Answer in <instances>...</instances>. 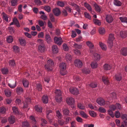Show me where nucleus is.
<instances>
[{"instance_id": "46", "label": "nucleus", "mask_w": 127, "mask_h": 127, "mask_svg": "<svg viewBox=\"0 0 127 127\" xmlns=\"http://www.w3.org/2000/svg\"><path fill=\"white\" fill-rule=\"evenodd\" d=\"M56 116L58 119H61L62 117V114L61 113L59 110L56 111Z\"/></svg>"}, {"instance_id": "47", "label": "nucleus", "mask_w": 127, "mask_h": 127, "mask_svg": "<svg viewBox=\"0 0 127 127\" xmlns=\"http://www.w3.org/2000/svg\"><path fill=\"white\" fill-rule=\"evenodd\" d=\"M20 44L22 46L24 45V38L23 37H20L19 39Z\"/></svg>"}, {"instance_id": "25", "label": "nucleus", "mask_w": 127, "mask_h": 127, "mask_svg": "<svg viewBox=\"0 0 127 127\" xmlns=\"http://www.w3.org/2000/svg\"><path fill=\"white\" fill-rule=\"evenodd\" d=\"M94 24L96 25L100 26L101 25V22L100 21L97 19H94L93 20Z\"/></svg>"}, {"instance_id": "42", "label": "nucleus", "mask_w": 127, "mask_h": 127, "mask_svg": "<svg viewBox=\"0 0 127 127\" xmlns=\"http://www.w3.org/2000/svg\"><path fill=\"white\" fill-rule=\"evenodd\" d=\"M94 6L95 7V10L97 11L100 12L101 10V9L99 6L96 4H94Z\"/></svg>"}, {"instance_id": "50", "label": "nucleus", "mask_w": 127, "mask_h": 127, "mask_svg": "<svg viewBox=\"0 0 127 127\" xmlns=\"http://www.w3.org/2000/svg\"><path fill=\"white\" fill-rule=\"evenodd\" d=\"M17 2V0H11V5L12 6H15L16 5Z\"/></svg>"}, {"instance_id": "48", "label": "nucleus", "mask_w": 127, "mask_h": 127, "mask_svg": "<svg viewBox=\"0 0 127 127\" xmlns=\"http://www.w3.org/2000/svg\"><path fill=\"white\" fill-rule=\"evenodd\" d=\"M1 71L2 73L3 74H7L8 73V70L6 68H3L1 69Z\"/></svg>"}, {"instance_id": "6", "label": "nucleus", "mask_w": 127, "mask_h": 127, "mask_svg": "<svg viewBox=\"0 0 127 127\" xmlns=\"http://www.w3.org/2000/svg\"><path fill=\"white\" fill-rule=\"evenodd\" d=\"M69 90L70 92L73 94L77 95L79 94V92L78 90L76 88H70L69 89Z\"/></svg>"}, {"instance_id": "40", "label": "nucleus", "mask_w": 127, "mask_h": 127, "mask_svg": "<svg viewBox=\"0 0 127 127\" xmlns=\"http://www.w3.org/2000/svg\"><path fill=\"white\" fill-rule=\"evenodd\" d=\"M122 118L124 122L126 124L127 123V115L126 114H124L122 116Z\"/></svg>"}, {"instance_id": "10", "label": "nucleus", "mask_w": 127, "mask_h": 127, "mask_svg": "<svg viewBox=\"0 0 127 127\" xmlns=\"http://www.w3.org/2000/svg\"><path fill=\"white\" fill-rule=\"evenodd\" d=\"M96 102L101 106H103L105 104V101L102 98H98L96 100Z\"/></svg>"}, {"instance_id": "53", "label": "nucleus", "mask_w": 127, "mask_h": 127, "mask_svg": "<svg viewBox=\"0 0 127 127\" xmlns=\"http://www.w3.org/2000/svg\"><path fill=\"white\" fill-rule=\"evenodd\" d=\"M112 110L111 109H109L108 111V113L109 115L112 117L113 118L114 116V114Z\"/></svg>"}, {"instance_id": "39", "label": "nucleus", "mask_w": 127, "mask_h": 127, "mask_svg": "<svg viewBox=\"0 0 127 127\" xmlns=\"http://www.w3.org/2000/svg\"><path fill=\"white\" fill-rule=\"evenodd\" d=\"M13 49L14 52L15 53H18L19 51V47L17 46L14 45L13 47Z\"/></svg>"}, {"instance_id": "41", "label": "nucleus", "mask_w": 127, "mask_h": 127, "mask_svg": "<svg viewBox=\"0 0 127 127\" xmlns=\"http://www.w3.org/2000/svg\"><path fill=\"white\" fill-rule=\"evenodd\" d=\"M99 33L101 34H103L105 33V30L104 28H100L99 29Z\"/></svg>"}, {"instance_id": "61", "label": "nucleus", "mask_w": 127, "mask_h": 127, "mask_svg": "<svg viewBox=\"0 0 127 127\" xmlns=\"http://www.w3.org/2000/svg\"><path fill=\"white\" fill-rule=\"evenodd\" d=\"M109 108L112 110L114 111L116 109V107L115 105H112L109 106Z\"/></svg>"}, {"instance_id": "8", "label": "nucleus", "mask_w": 127, "mask_h": 127, "mask_svg": "<svg viewBox=\"0 0 127 127\" xmlns=\"http://www.w3.org/2000/svg\"><path fill=\"white\" fill-rule=\"evenodd\" d=\"M74 63L75 65L78 67H81L83 65L82 62L79 59L75 60Z\"/></svg>"}, {"instance_id": "27", "label": "nucleus", "mask_w": 127, "mask_h": 127, "mask_svg": "<svg viewBox=\"0 0 127 127\" xmlns=\"http://www.w3.org/2000/svg\"><path fill=\"white\" fill-rule=\"evenodd\" d=\"M5 95L7 97H10L11 95V93L10 90L8 89H5L4 90Z\"/></svg>"}, {"instance_id": "59", "label": "nucleus", "mask_w": 127, "mask_h": 127, "mask_svg": "<svg viewBox=\"0 0 127 127\" xmlns=\"http://www.w3.org/2000/svg\"><path fill=\"white\" fill-rule=\"evenodd\" d=\"M36 87L37 89L39 91H41L42 90L41 85L39 83H38L37 84Z\"/></svg>"}, {"instance_id": "44", "label": "nucleus", "mask_w": 127, "mask_h": 127, "mask_svg": "<svg viewBox=\"0 0 127 127\" xmlns=\"http://www.w3.org/2000/svg\"><path fill=\"white\" fill-rule=\"evenodd\" d=\"M25 101L26 104L25 105H24V108L28 107V104L30 101V99L29 97H27Z\"/></svg>"}, {"instance_id": "62", "label": "nucleus", "mask_w": 127, "mask_h": 127, "mask_svg": "<svg viewBox=\"0 0 127 127\" xmlns=\"http://www.w3.org/2000/svg\"><path fill=\"white\" fill-rule=\"evenodd\" d=\"M44 9L48 12H49L51 11V8L49 6H46L44 7Z\"/></svg>"}, {"instance_id": "20", "label": "nucleus", "mask_w": 127, "mask_h": 127, "mask_svg": "<svg viewBox=\"0 0 127 127\" xmlns=\"http://www.w3.org/2000/svg\"><path fill=\"white\" fill-rule=\"evenodd\" d=\"M84 6L89 11L91 12V13H92V7L89 4L85 2L84 3Z\"/></svg>"}, {"instance_id": "51", "label": "nucleus", "mask_w": 127, "mask_h": 127, "mask_svg": "<svg viewBox=\"0 0 127 127\" xmlns=\"http://www.w3.org/2000/svg\"><path fill=\"white\" fill-rule=\"evenodd\" d=\"M78 107L82 110L84 109H85V106L81 103H79L77 105Z\"/></svg>"}, {"instance_id": "4", "label": "nucleus", "mask_w": 127, "mask_h": 127, "mask_svg": "<svg viewBox=\"0 0 127 127\" xmlns=\"http://www.w3.org/2000/svg\"><path fill=\"white\" fill-rule=\"evenodd\" d=\"M114 35L112 34H110L109 35V39L107 42L108 44L109 47L111 48L113 46V41L114 39Z\"/></svg>"}, {"instance_id": "14", "label": "nucleus", "mask_w": 127, "mask_h": 127, "mask_svg": "<svg viewBox=\"0 0 127 127\" xmlns=\"http://www.w3.org/2000/svg\"><path fill=\"white\" fill-rule=\"evenodd\" d=\"M1 15L2 16L3 19L6 22H9V21H8V17L7 15L4 12H3L2 13Z\"/></svg>"}, {"instance_id": "56", "label": "nucleus", "mask_w": 127, "mask_h": 127, "mask_svg": "<svg viewBox=\"0 0 127 127\" xmlns=\"http://www.w3.org/2000/svg\"><path fill=\"white\" fill-rule=\"evenodd\" d=\"M98 110L100 112L103 113L105 112L106 111L105 109L102 107L99 108L98 109Z\"/></svg>"}, {"instance_id": "33", "label": "nucleus", "mask_w": 127, "mask_h": 127, "mask_svg": "<svg viewBox=\"0 0 127 127\" xmlns=\"http://www.w3.org/2000/svg\"><path fill=\"white\" fill-rule=\"evenodd\" d=\"M82 71L83 73L86 74H89L90 72V70L89 69L84 68L82 69Z\"/></svg>"}, {"instance_id": "2", "label": "nucleus", "mask_w": 127, "mask_h": 127, "mask_svg": "<svg viewBox=\"0 0 127 127\" xmlns=\"http://www.w3.org/2000/svg\"><path fill=\"white\" fill-rule=\"evenodd\" d=\"M54 63L51 59L48 60L47 64L45 65L46 69L48 71H51L52 70V67L54 66Z\"/></svg>"}, {"instance_id": "12", "label": "nucleus", "mask_w": 127, "mask_h": 127, "mask_svg": "<svg viewBox=\"0 0 127 127\" xmlns=\"http://www.w3.org/2000/svg\"><path fill=\"white\" fill-rule=\"evenodd\" d=\"M45 38L46 42L48 43H50L52 42L51 38L48 34H46L45 35Z\"/></svg>"}, {"instance_id": "21", "label": "nucleus", "mask_w": 127, "mask_h": 127, "mask_svg": "<svg viewBox=\"0 0 127 127\" xmlns=\"http://www.w3.org/2000/svg\"><path fill=\"white\" fill-rule=\"evenodd\" d=\"M38 49L41 52H44L45 50V47L44 44L39 45L38 46Z\"/></svg>"}, {"instance_id": "28", "label": "nucleus", "mask_w": 127, "mask_h": 127, "mask_svg": "<svg viewBox=\"0 0 127 127\" xmlns=\"http://www.w3.org/2000/svg\"><path fill=\"white\" fill-rule=\"evenodd\" d=\"M103 67L105 70H108L110 69L111 66L108 64H105L103 65Z\"/></svg>"}, {"instance_id": "63", "label": "nucleus", "mask_w": 127, "mask_h": 127, "mask_svg": "<svg viewBox=\"0 0 127 127\" xmlns=\"http://www.w3.org/2000/svg\"><path fill=\"white\" fill-rule=\"evenodd\" d=\"M34 2L37 5H40L42 4V2L40 0H35Z\"/></svg>"}, {"instance_id": "57", "label": "nucleus", "mask_w": 127, "mask_h": 127, "mask_svg": "<svg viewBox=\"0 0 127 127\" xmlns=\"http://www.w3.org/2000/svg\"><path fill=\"white\" fill-rule=\"evenodd\" d=\"M115 114L116 117L117 118H119L120 116V113L118 111H116Z\"/></svg>"}, {"instance_id": "22", "label": "nucleus", "mask_w": 127, "mask_h": 127, "mask_svg": "<svg viewBox=\"0 0 127 127\" xmlns=\"http://www.w3.org/2000/svg\"><path fill=\"white\" fill-rule=\"evenodd\" d=\"M120 35L122 38H125L127 36V32L126 31H121L120 32Z\"/></svg>"}, {"instance_id": "13", "label": "nucleus", "mask_w": 127, "mask_h": 127, "mask_svg": "<svg viewBox=\"0 0 127 127\" xmlns=\"http://www.w3.org/2000/svg\"><path fill=\"white\" fill-rule=\"evenodd\" d=\"M53 12L54 15L57 16H58L61 13L60 10L58 8H56L54 9Z\"/></svg>"}, {"instance_id": "7", "label": "nucleus", "mask_w": 127, "mask_h": 127, "mask_svg": "<svg viewBox=\"0 0 127 127\" xmlns=\"http://www.w3.org/2000/svg\"><path fill=\"white\" fill-rule=\"evenodd\" d=\"M55 42L59 45H60L62 43L63 41L61 37H55L54 38Z\"/></svg>"}, {"instance_id": "5", "label": "nucleus", "mask_w": 127, "mask_h": 127, "mask_svg": "<svg viewBox=\"0 0 127 127\" xmlns=\"http://www.w3.org/2000/svg\"><path fill=\"white\" fill-rule=\"evenodd\" d=\"M66 102L68 105H72V108L74 107L73 104L74 103V99L72 97L67 98L66 99Z\"/></svg>"}, {"instance_id": "35", "label": "nucleus", "mask_w": 127, "mask_h": 127, "mask_svg": "<svg viewBox=\"0 0 127 127\" xmlns=\"http://www.w3.org/2000/svg\"><path fill=\"white\" fill-rule=\"evenodd\" d=\"M91 65L92 68H95L97 67L98 64L96 62H93L91 63Z\"/></svg>"}, {"instance_id": "52", "label": "nucleus", "mask_w": 127, "mask_h": 127, "mask_svg": "<svg viewBox=\"0 0 127 127\" xmlns=\"http://www.w3.org/2000/svg\"><path fill=\"white\" fill-rule=\"evenodd\" d=\"M12 109L13 112L16 114H18V111L17 108L16 107L14 106L12 107Z\"/></svg>"}, {"instance_id": "18", "label": "nucleus", "mask_w": 127, "mask_h": 127, "mask_svg": "<svg viewBox=\"0 0 127 127\" xmlns=\"http://www.w3.org/2000/svg\"><path fill=\"white\" fill-rule=\"evenodd\" d=\"M99 45L100 47L103 50H106L107 47L105 44L101 42H100L99 43Z\"/></svg>"}, {"instance_id": "19", "label": "nucleus", "mask_w": 127, "mask_h": 127, "mask_svg": "<svg viewBox=\"0 0 127 127\" xmlns=\"http://www.w3.org/2000/svg\"><path fill=\"white\" fill-rule=\"evenodd\" d=\"M115 77L116 80L118 81H120L122 79V76L121 74L119 73L116 74Z\"/></svg>"}, {"instance_id": "45", "label": "nucleus", "mask_w": 127, "mask_h": 127, "mask_svg": "<svg viewBox=\"0 0 127 127\" xmlns=\"http://www.w3.org/2000/svg\"><path fill=\"white\" fill-rule=\"evenodd\" d=\"M73 6L75 7V10L78 12V13H79L80 12V7L75 4H73Z\"/></svg>"}, {"instance_id": "24", "label": "nucleus", "mask_w": 127, "mask_h": 127, "mask_svg": "<svg viewBox=\"0 0 127 127\" xmlns=\"http://www.w3.org/2000/svg\"><path fill=\"white\" fill-rule=\"evenodd\" d=\"M93 58L96 60L98 61L100 58V55L98 54L95 53L93 55Z\"/></svg>"}, {"instance_id": "23", "label": "nucleus", "mask_w": 127, "mask_h": 127, "mask_svg": "<svg viewBox=\"0 0 127 127\" xmlns=\"http://www.w3.org/2000/svg\"><path fill=\"white\" fill-rule=\"evenodd\" d=\"M102 80L104 84L106 85H108L109 83V81L108 78L105 76H103L102 77Z\"/></svg>"}, {"instance_id": "30", "label": "nucleus", "mask_w": 127, "mask_h": 127, "mask_svg": "<svg viewBox=\"0 0 127 127\" xmlns=\"http://www.w3.org/2000/svg\"><path fill=\"white\" fill-rule=\"evenodd\" d=\"M114 4L117 6H120L122 5L121 2L117 0H115L114 1Z\"/></svg>"}, {"instance_id": "15", "label": "nucleus", "mask_w": 127, "mask_h": 127, "mask_svg": "<svg viewBox=\"0 0 127 127\" xmlns=\"http://www.w3.org/2000/svg\"><path fill=\"white\" fill-rule=\"evenodd\" d=\"M52 50L54 53H57L59 51V49L57 46L56 45H53L52 46Z\"/></svg>"}, {"instance_id": "54", "label": "nucleus", "mask_w": 127, "mask_h": 127, "mask_svg": "<svg viewBox=\"0 0 127 127\" xmlns=\"http://www.w3.org/2000/svg\"><path fill=\"white\" fill-rule=\"evenodd\" d=\"M6 109L4 107H1L0 108V114H3L5 113Z\"/></svg>"}, {"instance_id": "29", "label": "nucleus", "mask_w": 127, "mask_h": 127, "mask_svg": "<svg viewBox=\"0 0 127 127\" xmlns=\"http://www.w3.org/2000/svg\"><path fill=\"white\" fill-rule=\"evenodd\" d=\"M87 45L89 47L90 49L94 48V45L90 41H88L86 42Z\"/></svg>"}, {"instance_id": "58", "label": "nucleus", "mask_w": 127, "mask_h": 127, "mask_svg": "<svg viewBox=\"0 0 127 127\" xmlns=\"http://www.w3.org/2000/svg\"><path fill=\"white\" fill-rule=\"evenodd\" d=\"M85 16V18L90 20L91 18V17L89 13L87 12L84 13Z\"/></svg>"}, {"instance_id": "55", "label": "nucleus", "mask_w": 127, "mask_h": 127, "mask_svg": "<svg viewBox=\"0 0 127 127\" xmlns=\"http://www.w3.org/2000/svg\"><path fill=\"white\" fill-rule=\"evenodd\" d=\"M73 47L74 48L76 49H81L82 47V45H78L76 44L75 43L73 45Z\"/></svg>"}, {"instance_id": "36", "label": "nucleus", "mask_w": 127, "mask_h": 127, "mask_svg": "<svg viewBox=\"0 0 127 127\" xmlns=\"http://www.w3.org/2000/svg\"><path fill=\"white\" fill-rule=\"evenodd\" d=\"M13 40V39L12 36L10 35L7 37V41L8 43L12 42Z\"/></svg>"}, {"instance_id": "16", "label": "nucleus", "mask_w": 127, "mask_h": 127, "mask_svg": "<svg viewBox=\"0 0 127 127\" xmlns=\"http://www.w3.org/2000/svg\"><path fill=\"white\" fill-rule=\"evenodd\" d=\"M120 52L123 55L125 56H127V48H123L121 49Z\"/></svg>"}, {"instance_id": "9", "label": "nucleus", "mask_w": 127, "mask_h": 127, "mask_svg": "<svg viewBox=\"0 0 127 127\" xmlns=\"http://www.w3.org/2000/svg\"><path fill=\"white\" fill-rule=\"evenodd\" d=\"M15 25L17 27H20V25L18 19L16 18H14L13 19L12 22L10 24V25L11 26L13 25Z\"/></svg>"}, {"instance_id": "17", "label": "nucleus", "mask_w": 127, "mask_h": 127, "mask_svg": "<svg viewBox=\"0 0 127 127\" xmlns=\"http://www.w3.org/2000/svg\"><path fill=\"white\" fill-rule=\"evenodd\" d=\"M42 101L43 103L46 104L48 101V98L47 95H44L43 96L42 98Z\"/></svg>"}, {"instance_id": "37", "label": "nucleus", "mask_w": 127, "mask_h": 127, "mask_svg": "<svg viewBox=\"0 0 127 127\" xmlns=\"http://www.w3.org/2000/svg\"><path fill=\"white\" fill-rule=\"evenodd\" d=\"M80 114L82 117L84 118H87L88 117V115L83 111H80Z\"/></svg>"}, {"instance_id": "3", "label": "nucleus", "mask_w": 127, "mask_h": 127, "mask_svg": "<svg viewBox=\"0 0 127 127\" xmlns=\"http://www.w3.org/2000/svg\"><path fill=\"white\" fill-rule=\"evenodd\" d=\"M55 93L56 94L55 97L56 100V101L60 102L62 101V98L61 97V93L60 90L56 89L55 91Z\"/></svg>"}, {"instance_id": "38", "label": "nucleus", "mask_w": 127, "mask_h": 127, "mask_svg": "<svg viewBox=\"0 0 127 127\" xmlns=\"http://www.w3.org/2000/svg\"><path fill=\"white\" fill-rule=\"evenodd\" d=\"M35 110L37 112L41 113L42 112V108L41 107H38V106L36 105L34 107Z\"/></svg>"}, {"instance_id": "26", "label": "nucleus", "mask_w": 127, "mask_h": 127, "mask_svg": "<svg viewBox=\"0 0 127 127\" xmlns=\"http://www.w3.org/2000/svg\"><path fill=\"white\" fill-rule=\"evenodd\" d=\"M65 59L66 61L69 62L71 61L72 58L70 55L69 54H67L65 56Z\"/></svg>"}, {"instance_id": "11", "label": "nucleus", "mask_w": 127, "mask_h": 127, "mask_svg": "<svg viewBox=\"0 0 127 127\" xmlns=\"http://www.w3.org/2000/svg\"><path fill=\"white\" fill-rule=\"evenodd\" d=\"M106 22L108 23L112 22L113 19L112 16L110 15H107L106 16Z\"/></svg>"}, {"instance_id": "34", "label": "nucleus", "mask_w": 127, "mask_h": 127, "mask_svg": "<svg viewBox=\"0 0 127 127\" xmlns=\"http://www.w3.org/2000/svg\"><path fill=\"white\" fill-rule=\"evenodd\" d=\"M23 91V89L21 87H19L17 88L16 92L18 94H20Z\"/></svg>"}, {"instance_id": "43", "label": "nucleus", "mask_w": 127, "mask_h": 127, "mask_svg": "<svg viewBox=\"0 0 127 127\" xmlns=\"http://www.w3.org/2000/svg\"><path fill=\"white\" fill-rule=\"evenodd\" d=\"M122 22L127 23V18L126 17H120L119 18Z\"/></svg>"}, {"instance_id": "31", "label": "nucleus", "mask_w": 127, "mask_h": 127, "mask_svg": "<svg viewBox=\"0 0 127 127\" xmlns=\"http://www.w3.org/2000/svg\"><path fill=\"white\" fill-rule=\"evenodd\" d=\"M8 121L11 124H13L15 122V118L13 116H11L9 118Z\"/></svg>"}, {"instance_id": "32", "label": "nucleus", "mask_w": 127, "mask_h": 127, "mask_svg": "<svg viewBox=\"0 0 127 127\" xmlns=\"http://www.w3.org/2000/svg\"><path fill=\"white\" fill-rule=\"evenodd\" d=\"M63 113L66 116L69 115V111L67 109H64L63 110Z\"/></svg>"}, {"instance_id": "60", "label": "nucleus", "mask_w": 127, "mask_h": 127, "mask_svg": "<svg viewBox=\"0 0 127 127\" xmlns=\"http://www.w3.org/2000/svg\"><path fill=\"white\" fill-rule=\"evenodd\" d=\"M57 5L61 7H63L64 5V2L60 1H58L57 2Z\"/></svg>"}, {"instance_id": "49", "label": "nucleus", "mask_w": 127, "mask_h": 127, "mask_svg": "<svg viewBox=\"0 0 127 127\" xmlns=\"http://www.w3.org/2000/svg\"><path fill=\"white\" fill-rule=\"evenodd\" d=\"M89 113L90 116L93 117H95L96 116V114L94 111H89Z\"/></svg>"}, {"instance_id": "1", "label": "nucleus", "mask_w": 127, "mask_h": 127, "mask_svg": "<svg viewBox=\"0 0 127 127\" xmlns=\"http://www.w3.org/2000/svg\"><path fill=\"white\" fill-rule=\"evenodd\" d=\"M59 68L60 70V73L61 75L64 76L66 75L67 72L65 70L66 68V65L65 63H63L60 64Z\"/></svg>"}, {"instance_id": "64", "label": "nucleus", "mask_w": 127, "mask_h": 127, "mask_svg": "<svg viewBox=\"0 0 127 127\" xmlns=\"http://www.w3.org/2000/svg\"><path fill=\"white\" fill-rule=\"evenodd\" d=\"M9 63L10 65L12 66H14L15 64V61L14 60H9Z\"/></svg>"}]
</instances>
